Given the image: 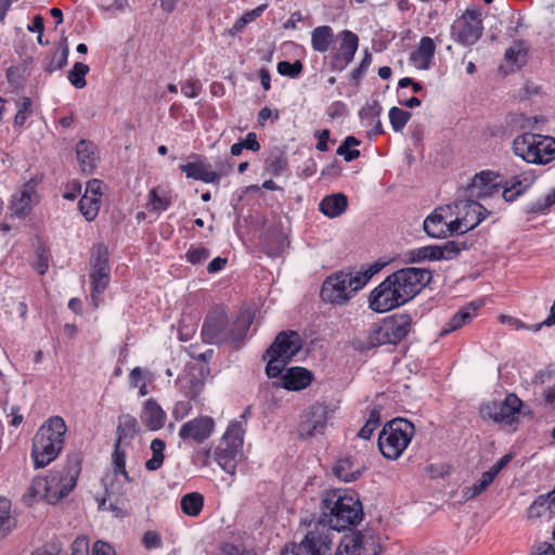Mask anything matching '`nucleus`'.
<instances>
[{
    "label": "nucleus",
    "mask_w": 555,
    "mask_h": 555,
    "mask_svg": "<svg viewBox=\"0 0 555 555\" xmlns=\"http://www.w3.org/2000/svg\"><path fill=\"white\" fill-rule=\"evenodd\" d=\"M140 427L137 418L130 414H122L118 417L116 429V441L122 443L125 440H131L139 433Z\"/></svg>",
    "instance_id": "7c9ffc66"
},
{
    "label": "nucleus",
    "mask_w": 555,
    "mask_h": 555,
    "mask_svg": "<svg viewBox=\"0 0 555 555\" xmlns=\"http://www.w3.org/2000/svg\"><path fill=\"white\" fill-rule=\"evenodd\" d=\"M253 319L249 313L241 312L233 321H230L225 309L217 306L212 308L202 326V338L205 343L221 345L230 343L240 344L246 336Z\"/></svg>",
    "instance_id": "f257e3e1"
},
{
    "label": "nucleus",
    "mask_w": 555,
    "mask_h": 555,
    "mask_svg": "<svg viewBox=\"0 0 555 555\" xmlns=\"http://www.w3.org/2000/svg\"><path fill=\"white\" fill-rule=\"evenodd\" d=\"M482 23L476 11H466L453 26V35L464 46H472L482 34Z\"/></svg>",
    "instance_id": "ddd939ff"
},
{
    "label": "nucleus",
    "mask_w": 555,
    "mask_h": 555,
    "mask_svg": "<svg viewBox=\"0 0 555 555\" xmlns=\"http://www.w3.org/2000/svg\"><path fill=\"white\" fill-rule=\"evenodd\" d=\"M389 278L408 302L429 284L433 275L429 269L406 267L393 272Z\"/></svg>",
    "instance_id": "1a4fd4ad"
},
{
    "label": "nucleus",
    "mask_w": 555,
    "mask_h": 555,
    "mask_svg": "<svg viewBox=\"0 0 555 555\" xmlns=\"http://www.w3.org/2000/svg\"><path fill=\"white\" fill-rule=\"evenodd\" d=\"M140 417L144 426L152 431L160 429L166 422L165 411L153 398L145 401Z\"/></svg>",
    "instance_id": "aec40b11"
},
{
    "label": "nucleus",
    "mask_w": 555,
    "mask_h": 555,
    "mask_svg": "<svg viewBox=\"0 0 555 555\" xmlns=\"http://www.w3.org/2000/svg\"><path fill=\"white\" fill-rule=\"evenodd\" d=\"M78 206L86 220L92 221L99 214L100 199L98 197H91L89 194H83L78 203Z\"/></svg>",
    "instance_id": "79ce46f5"
},
{
    "label": "nucleus",
    "mask_w": 555,
    "mask_h": 555,
    "mask_svg": "<svg viewBox=\"0 0 555 555\" xmlns=\"http://www.w3.org/2000/svg\"><path fill=\"white\" fill-rule=\"evenodd\" d=\"M363 470L364 465L356 462L352 457L340 459L333 467L334 475L345 482L357 480Z\"/></svg>",
    "instance_id": "393cba45"
},
{
    "label": "nucleus",
    "mask_w": 555,
    "mask_h": 555,
    "mask_svg": "<svg viewBox=\"0 0 555 555\" xmlns=\"http://www.w3.org/2000/svg\"><path fill=\"white\" fill-rule=\"evenodd\" d=\"M457 210V215L461 216V220L464 222V231L475 229L490 211L479 204L476 199L468 196L464 198H457L454 203Z\"/></svg>",
    "instance_id": "2eb2a0df"
},
{
    "label": "nucleus",
    "mask_w": 555,
    "mask_h": 555,
    "mask_svg": "<svg viewBox=\"0 0 555 555\" xmlns=\"http://www.w3.org/2000/svg\"><path fill=\"white\" fill-rule=\"evenodd\" d=\"M555 204V189L547 193L544 197L531 203L528 208V214H542Z\"/></svg>",
    "instance_id": "3c124183"
},
{
    "label": "nucleus",
    "mask_w": 555,
    "mask_h": 555,
    "mask_svg": "<svg viewBox=\"0 0 555 555\" xmlns=\"http://www.w3.org/2000/svg\"><path fill=\"white\" fill-rule=\"evenodd\" d=\"M547 509H550L548 505H545V499L543 496H538L532 504L527 509L528 518H539L541 517Z\"/></svg>",
    "instance_id": "69168bd1"
},
{
    "label": "nucleus",
    "mask_w": 555,
    "mask_h": 555,
    "mask_svg": "<svg viewBox=\"0 0 555 555\" xmlns=\"http://www.w3.org/2000/svg\"><path fill=\"white\" fill-rule=\"evenodd\" d=\"M266 5H259L256 9L251 10L250 12L245 13L243 16H241L233 25L231 31L233 34L241 33L245 26L254 21L256 17L260 16L263 12Z\"/></svg>",
    "instance_id": "6e6d98bb"
},
{
    "label": "nucleus",
    "mask_w": 555,
    "mask_h": 555,
    "mask_svg": "<svg viewBox=\"0 0 555 555\" xmlns=\"http://www.w3.org/2000/svg\"><path fill=\"white\" fill-rule=\"evenodd\" d=\"M437 253V260H450L457 257V255L468 248L465 241H448L442 245H435Z\"/></svg>",
    "instance_id": "e433bc0d"
},
{
    "label": "nucleus",
    "mask_w": 555,
    "mask_h": 555,
    "mask_svg": "<svg viewBox=\"0 0 555 555\" xmlns=\"http://www.w3.org/2000/svg\"><path fill=\"white\" fill-rule=\"evenodd\" d=\"M41 434H36L33 440L31 457L36 468H41L50 464L57 457L63 448L52 442H47Z\"/></svg>",
    "instance_id": "f3484780"
},
{
    "label": "nucleus",
    "mask_w": 555,
    "mask_h": 555,
    "mask_svg": "<svg viewBox=\"0 0 555 555\" xmlns=\"http://www.w3.org/2000/svg\"><path fill=\"white\" fill-rule=\"evenodd\" d=\"M362 518V504L356 493L333 490L323 498L322 516L319 519L331 530H345L358 525Z\"/></svg>",
    "instance_id": "f03ea898"
},
{
    "label": "nucleus",
    "mask_w": 555,
    "mask_h": 555,
    "mask_svg": "<svg viewBox=\"0 0 555 555\" xmlns=\"http://www.w3.org/2000/svg\"><path fill=\"white\" fill-rule=\"evenodd\" d=\"M76 155L81 171L91 175L99 162L95 144L88 140H80L76 146Z\"/></svg>",
    "instance_id": "412c9836"
},
{
    "label": "nucleus",
    "mask_w": 555,
    "mask_h": 555,
    "mask_svg": "<svg viewBox=\"0 0 555 555\" xmlns=\"http://www.w3.org/2000/svg\"><path fill=\"white\" fill-rule=\"evenodd\" d=\"M380 424V409L378 406H374L370 413L369 417L363 425V427L359 430L358 436L362 439H370L373 435L374 430Z\"/></svg>",
    "instance_id": "a18cd8bd"
},
{
    "label": "nucleus",
    "mask_w": 555,
    "mask_h": 555,
    "mask_svg": "<svg viewBox=\"0 0 555 555\" xmlns=\"http://www.w3.org/2000/svg\"><path fill=\"white\" fill-rule=\"evenodd\" d=\"M499 403L498 401H487L480 404L479 413L482 420L499 423Z\"/></svg>",
    "instance_id": "bf43d9fd"
},
{
    "label": "nucleus",
    "mask_w": 555,
    "mask_h": 555,
    "mask_svg": "<svg viewBox=\"0 0 555 555\" xmlns=\"http://www.w3.org/2000/svg\"><path fill=\"white\" fill-rule=\"evenodd\" d=\"M384 324L389 332L392 344H397L410 333L412 319L409 314H398L384 321Z\"/></svg>",
    "instance_id": "a878e982"
},
{
    "label": "nucleus",
    "mask_w": 555,
    "mask_h": 555,
    "mask_svg": "<svg viewBox=\"0 0 555 555\" xmlns=\"http://www.w3.org/2000/svg\"><path fill=\"white\" fill-rule=\"evenodd\" d=\"M327 409L323 404H313L302 416L298 433L301 438L314 437L323 434L327 424Z\"/></svg>",
    "instance_id": "4468645a"
},
{
    "label": "nucleus",
    "mask_w": 555,
    "mask_h": 555,
    "mask_svg": "<svg viewBox=\"0 0 555 555\" xmlns=\"http://www.w3.org/2000/svg\"><path fill=\"white\" fill-rule=\"evenodd\" d=\"M243 434L242 422L230 424L215 451L216 462L231 476L235 475L237 463L242 457Z\"/></svg>",
    "instance_id": "0eeeda50"
},
{
    "label": "nucleus",
    "mask_w": 555,
    "mask_h": 555,
    "mask_svg": "<svg viewBox=\"0 0 555 555\" xmlns=\"http://www.w3.org/2000/svg\"><path fill=\"white\" fill-rule=\"evenodd\" d=\"M358 291L354 289L351 272L339 271L326 278L320 296L332 305L346 304Z\"/></svg>",
    "instance_id": "9d476101"
},
{
    "label": "nucleus",
    "mask_w": 555,
    "mask_h": 555,
    "mask_svg": "<svg viewBox=\"0 0 555 555\" xmlns=\"http://www.w3.org/2000/svg\"><path fill=\"white\" fill-rule=\"evenodd\" d=\"M415 434L414 425L405 418L389 421L379 433L378 448L388 460H397Z\"/></svg>",
    "instance_id": "20e7f679"
},
{
    "label": "nucleus",
    "mask_w": 555,
    "mask_h": 555,
    "mask_svg": "<svg viewBox=\"0 0 555 555\" xmlns=\"http://www.w3.org/2000/svg\"><path fill=\"white\" fill-rule=\"evenodd\" d=\"M521 406L522 401L515 393H508L505 399L499 403V423L513 424L516 422Z\"/></svg>",
    "instance_id": "bb28decb"
},
{
    "label": "nucleus",
    "mask_w": 555,
    "mask_h": 555,
    "mask_svg": "<svg viewBox=\"0 0 555 555\" xmlns=\"http://www.w3.org/2000/svg\"><path fill=\"white\" fill-rule=\"evenodd\" d=\"M436 46L429 37H423L415 52L411 55V61L422 69H427L434 57Z\"/></svg>",
    "instance_id": "c756f323"
},
{
    "label": "nucleus",
    "mask_w": 555,
    "mask_h": 555,
    "mask_svg": "<svg viewBox=\"0 0 555 555\" xmlns=\"http://www.w3.org/2000/svg\"><path fill=\"white\" fill-rule=\"evenodd\" d=\"M142 544L147 550L160 548L163 546L159 533L153 530H149L143 534Z\"/></svg>",
    "instance_id": "774afa93"
},
{
    "label": "nucleus",
    "mask_w": 555,
    "mask_h": 555,
    "mask_svg": "<svg viewBox=\"0 0 555 555\" xmlns=\"http://www.w3.org/2000/svg\"><path fill=\"white\" fill-rule=\"evenodd\" d=\"M88 73L89 66L81 62H77L68 72L67 78L75 88L82 89L87 85L86 75Z\"/></svg>",
    "instance_id": "de8ad7c7"
},
{
    "label": "nucleus",
    "mask_w": 555,
    "mask_h": 555,
    "mask_svg": "<svg viewBox=\"0 0 555 555\" xmlns=\"http://www.w3.org/2000/svg\"><path fill=\"white\" fill-rule=\"evenodd\" d=\"M80 456L78 454H74L68 457L67 465L65 467V475L53 472L47 477V481H49V486H51L49 487L47 502L55 504L69 494V492L75 488L77 478L80 474Z\"/></svg>",
    "instance_id": "6e6552de"
},
{
    "label": "nucleus",
    "mask_w": 555,
    "mask_h": 555,
    "mask_svg": "<svg viewBox=\"0 0 555 555\" xmlns=\"http://www.w3.org/2000/svg\"><path fill=\"white\" fill-rule=\"evenodd\" d=\"M370 308L378 313L387 312L406 301L402 298V294L397 289L389 275L375 287L369 298Z\"/></svg>",
    "instance_id": "9b49d317"
},
{
    "label": "nucleus",
    "mask_w": 555,
    "mask_h": 555,
    "mask_svg": "<svg viewBox=\"0 0 555 555\" xmlns=\"http://www.w3.org/2000/svg\"><path fill=\"white\" fill-rule=\"evenodd\" d=\"M11 502L8 499H0V540L3 539L15 526L11 517Z\"/></svg>",
    "instance_id": "a19ab883"
},
{
    "label": "nucleus",
    "mask_w": 555,
    "mask_h": 555,
    "mask_svg": "<svg viewBox=\"0 0 555 555\" xmlns=\"http://www.w3.org/2000/svg\"><path fill=\"white\" fill-rule=\"evenodd\" d=\"M18 109L14 116V125L16 127H23L27 118L33 114L31 100L28 96L22 98L17 104Z\"/></svg>",
    "instance_id": "603ef678"
},
{
    "label": "nucleus",
    "mask_w": 555,
    "mask_h": 555,
    "mask_svg": "<svg viewBox=\"0 0 555 555\" xmlns=\"http://www.w3.org/2000/svg\"><path fill=\"white\" fill-rule=\"evenodd\" d=\"M527 49L522 41H515L512 47L505 51V59L507 61L517 62L520 57H525Z\"/></svg>",
    "instance_id": "338daca9"
},
{
    "label": "nucleus",
    "mask_w": 555,
    "mask_h": 555,
    "mask_svg": "<svg viewBox=\"0 0 555 555\" xmlns=\"http://www.w3.org/2000/svg\"><path fill=\"white\" fill-rule=\"evenodd\" d=\"M180 170L185 173L188 178L203 181L205 183H219L220 175L210 169V165L204 162H190L180 165Z\"/></svg>",
    "instance_id": "b1692460"
},
{
    "label": "nucleus",
    "mask_w": 555,
    "mask_h": 555,
    "mask_svg": "<svg viewBox=\"0 0 555 555\" xmlns=\"http://www.w3.org/2000/svg\"><path fill=\"white\" fill-rule=\"evenodd\" d=\"M278 73L282 76H287L291 78H297L302 69L304 65L300 61H295L294 63H289L287 61H281L278 63Z\"/></svg>",
    "instance_id": "864d4df0"
},
{
    "label": "nucleus",
    "mask_w": 555,
    "mask_h": 555,
    "mask_svg": "<svg viewBox=\"0 0 555 555\" xmlns=\"http://www.w3.org/2000/svg\"><path fill=\"white\" fill-rule=\"evenodd\" d=\"M388 116L393 131L400 132L410 120L412 114L408 111L393 106L389 109Z\"/></svg>",
    "instance_id": "09e8293b"
},
{
    "label": "nucleus",
    "mask_w": 555,
    "mask_h": 555,
    "mask_svg": "<svg viewBox=\"0 0 555 555\" xmlns=\"http://www.w3.org/2000/svg\"><path fill=\"white\" fill-rule=\"evenodd\" d=\"M360 141L353 137L348 135L345 138L343 143L338 146L336 154L343 156L345 162L350 163L357 159L360 156V151L356 149H351L353 146H358Z\"/></svg>",
    "instance_id": "c03bdc74"
},
{
    "label": "nucleus",
    "mask_w": 555,
    "mask_h": 555,
    "mask_svg": "<svg viewBox=\"0 0 555 555\" xmlns=\"http://www.w3.org/2000/svg\"><path fill=\"white\" fill-rule=\"evenodd\" d=\"M49 481H47V477H37L34 478L29 489L28 493L25 495V501L28 504H31L33 501L37 500H46L48 499V492H49Z\"/></svg>",
    "instance_id": "58836bf2"
},
{
    "label": "nucleus",
    "mask_w": 555,
    "mask_h": 555,
    "mask_svg": "<svg viewBox=\"0 0 555 555\" xmlns=\"http://www.w3.org/2000/svg\"><path fill=\"white\" fill-rule=\"evenodd\" d=\"M92 289H91V299L93 302V306L96 308L100 305L101 301V295L106 289L108 285L109 278H95L90 276Z\"/></svg>",
    "instance_id": "5fc2aeb1"
},
{
    "label": "nucleus",
    "mask_w": 555,
    "mask_h": 555,
    "mask_svg": "<svg viewBox=\"0 0 555 555\" xmlns=\"http://www.w3.org/2000/svg\"><path fill=\"white\" fill-rule=\"evenodd\" d=\"M378 270L379 269L376 266H373L364 272H357L356 274H352L354 289L360 291L372 279V276L378 272Z\"/></svg>",
    "instance_id": "e2e57ef3"
},
{
    "label": "nucleus",
    "mask_w": 555,
    "mask_h": 555,
    "mask_svg": "<svg viewBox=\"0 0 555 555\" xmlns=\"http://www.w3.org/2000/svg\"><path fill=\"white\" fill-rule=\"evenodd\" d=\"M513 151L527 163L546 165L555 159V138L524 133L514 139Z\"/></svg>",
    "instance_id": "39448f33"
},
{
    "label": "nucleus",
    "mask_w": 555,
    "mask_h": 555,
    "mask_svg": "<svg viewBox=\"0 0 555 555\" xmlns=\"http://www.w3.org/2000/svg\"><path fill=\"white\" fill-rule=\"evenodd\" d=\"M341 39L339 47V56L344 60L346 64L350 63L354 54L358 50L359 38L358 36L350 30H343L339 34Z\"/></svg>",
    "instance_id": "72a5a7b5"
},
{
    "label": "nucleus",
    "mask_w": 555,
    "mask_h": 555,
    "mask_svg": "<svg viewBox=\"0 0 555 555\" xmlns=\"http://www.w3.org/2000/svg\"><path fill=\"white\" fill-rule=\"evenodd\" d=\"M493 480L494 478L488 472H485L478 481L464 490V499L472 500L481 494L493 482Z\"/></svg>",
    "instance_id": "49530a36"
},
{
    "label": "nucleus",
    "mask_w": 555,
    "mask_h": 555,
    "mask_svg": "<svg viewBox=\"0 0 555 555\" xmlns=\"http://www.w3.org/2000/svg\"><path fill=\"white\" fill-rule=\"evenodd\" d=\"M152 457L145 462V468L150 472L157 470L162 467L165 455L166 443L163 439L155 438L151 442Z\"/></svg>",
    "instance_id": "4c0bfd02"
},
{
    "label": "nucleus",
    "mask_w": 555,
    "mask_h": 555,
    "mask_svg": "<svg viewBox=\"0 0 555 555\" xmlns=\"http://www.w3.org/2000/svg\"><path fill=\"white\" fill-rule=\"evenodd\" d=\"M424 260L437 261V253L435 245L423 246L410 251V262H421Z\"/></svg>",
    "instance_id": "8fccbe9b"
},
{
    "label": "nucleus",
    "mask_w": 555,
    "mask_h": 555,
    "mask_svg": "<svg viewBox=\"0 0 555 555\" xmlns=\"http://www.w3.org/2000/svg\"><path fill=\"white\" fill-rule=\"evenodd\" d=\"M334 40V31L327 26L315 27L311 33V46L314 51L324 53Z\"/></svg>",
    "instance_id": "2f4dec72"
},
{
    "label": "nucleus",
    "mask_w": 555,
    "mask_h": 555,
    "mask_svg": "<svg viewBox=\"0 0 555 555\" xmlns=\"http://www.w3.org/2000/svg\"><path fill=\"white\" fill-rule=\"evenodd\" d=\"M180 507L183 514L197 517L204 507V496L199 492H190L182 495Z\"/></svg>",
    "instance_id": "c9c22d12"
},
{
    "label": "nucleus",
    "mask_w": 555,
    "mask_h": 555,
    "mask_svg": "<svg viewBox=\"0 0 555 555\" xmlns=\"http://www.w3.org/2000/svg\"><path fill=\"white\" fill-rule=\"evenodd\" d=\"M385 344H392L384 322L373 324L369 331L367 340L360 346V349H372Z\"/></svg>",
    "instance_id": "f704fd0d"
},
{
    "label": "nucleus",
    "mask_w": 555,
    "mask_h": 555,
    "mask_svg": "<svg viewBox=\"0 0 555 555\" xmlns=\"http://www.w3.org/2000/svg\"><path fill=\"white\" fill-rule=\"evenodd\" d=\"M108 266V251L103 243L93 246L91 255V267Z\"/></svg>",
    "instance_id": "13d9d810"
},
{
    "label": "nucleus",
    "mask_w": 555,
    "mask_h": 555,
    "mask_svg": "<svg viewBox=\"0 0 555 555\" xmlns=\"http://www.w3.org/2000/svg\"><path fill=\"white\" fill-rule=\"evenodd\" d=\"M68 47L66 44V39H64V47L59 55H54L50 63L46 66V70L48 73H52L57 69H62L67 64L68 59Z\"/></svg>",
    "instance_id": "052dcab7"
},
{
    "label": "nucleus",
    "mask_w": 555,
    "mask_h": 555,
    "mask_svg": "<svg viewBox=\"0 0 555 555\" xmlns=\"http://www.w3.org/2000/svg\"><path fill=\"white\" fill-rule=\"evenodd\" d=\"M121 443L115 442L114 443V451L112 454L113 460V473L120 474L121 478L126 482H132V478L129 476L128 472L126 470V453L120 448Z\"/></svg>",
    "instance_id": "ea45409f"
},
{
    "label": "nucleus",
    "mask_w": 555,
    "mask_h": 555,
    "mask_svg": "<svg viewBox=\"0 0 555 555\" xmlns=\"http://www.w3.org/2000/svg\"><path fill=\"white\" fill-rule=\"evenodd\" d=\"M36 186L37 182L31 179L23 185L21 191L13 195L10 208L14 216L24 217L29 214L33 204L37 201Z\"/></svg>",
    "instance_id": "a211bd4d"
},
{
    "label": "nucleus",
    "mask_w": 555,
    "mask_h": 555,
    "mask_svg": "<svg viewBox=\"0 0 555 555\" xmlns=\"http://www.w3.org/2000/svg\"><path fill=\"white\" fill-rule=\"evenodd\" d=\"M348 207V198L343 193L326 195L319 204L320 211L328 217L336 218L344 214Z\"/></svg>",
    "instance_id": "cd10ccee"
},
{
    "label": "nucleus",
    "mask_w": 555,
    "mask_h": 555,
    "mask_svg": "<svg viewBox=\"0 0 555 555\" xmlns=\"http://www.w3.org/2000/svg\"><path fill=\"white\" fill-rule=\"evenodd\" d=\"M423 227L424 231L431 237L440 238L448 234L447 221L438 209L424 220Z\"/></svg>",
    "instance_id": "473e14b6"
},
{
    "label": "nucleus",
    "mask_w": 555,
    "mask_h": 555,
    "mask_svg": "<svg viewBox=\"0 0 555 555\" xmlns=\"http://www.w3.org/2000/svg\"><path fill=\"white\" fill-rule=\"evenodd\" d=\"M380 113L382 106L377 101H374L372 104H367L366 106L362 107L360 111V117L366 121L374 122L379 118Z\"/></svg>",
    "instance_id": "0e129e2a"
},
{
    "label": "nucleus",
    "mask_w": 555,
    "mask_h": 555,
    "mask_svg": "<svg viewBox=\"0 0 555 555\" xmlns=\"http://www.w3.org/2000/svg\"><path fill=\"white\" fill-rule=\"evenodd\" d=\"M367 542L360 531L345 534L341 539L335 555H378L377 551L373 550L366 553Z\"/></svg>",
    "instance_id": "6ab92c4d"
},
{
    "label": "nucleus",
    "mask_w": 555,
    "mask_h": 555,
    "mask_svg": "<svg viewBox=\"0 0 555 555\" xmlns=\"http://www.w3.org/2000/svg\"><path fill=\"white\" fill-rule=\"evenodd\" d=\"M120 474L109 472L102 478V485L105 489L107 499H111L114 495L124 494V485L120 481Z\"/></svg>",
    "instance_id": "37998d69"
},
{
    "label": "nucleus",
    "mask_w": 555,
    "mask_h": 555,
    "mask_svg": "<svg viewBox=\"0 0 555 555\" xmlns=\"http://www.w3.org/2000/svg\"><path fill=\"white\" fill-rule=\"evenodd\" d=\"M214 430V420L209 416H201L184 423L179 437L184 441L202 443L208 439Z\"/></svg>",
    "instance_id": "dca6fc26"
},
{
    "label": "nucleus",
    "mask_w": 555,
    "mask_h": 555,
    "mask_svg": "<svg viewBox=\"0 0 555 555\" xmlns=\"http://www.w3.org/2000/svg\"><path fill=\"white\" fill-rule=\"evenodd\" d=\"M312 373L301 366H294L282 376L281 385L287 390L298 391L307 388L312 382Z\"/></svg>",
    "instance_id": "4be33fe9"
},
{
    "label": "nucleus",
    "mask_w": 555,
    "mask_h": 555,
    "mask_svg": "<svg viewBox=\"0 0 555 555\" xmlns=\"http://www.w3.org/2000/svg\"><path fill=\"white\" fill-rule=\"evenodd\" d=\"M210 251L204 246H191L185 254L188 262L197 266L208 259Z\"/></svg>",
    "instance_id": "4d7b16f0"
},
{
    "label": "nucleus",
    "mask_w": 555,
    "mask_h": 555,
    "mask_svg": "<svg viewBox=\"0 0 555 555\" xmlns=\"http://www.w3.org/2000/svg\"><path fill=\"white\" fill-rule=\"evenodd\" d=\"M301 348L302 340L298 332L289 330L279 333L267 350L269 361L266 373L268 377H278Z\"/></svg>",
    "instance_id": "7ed1b4c3"
},
{
    "label": "nucleus",
    "mask_w": 555,
    "mask_h": 555,
    "mask_svg": "<svg viewBox=\"0 0 555 555\" xmlns=\"http://www.w3.org/2000/svg\"><path fill=\"white\" fill-rule=\"evenodd\" d=\"M500 176L492 170H482L476 173L472 182L464 189V195L473 199H480L492 196L500 192Z\"/></svg>",
    "instance_id": "f8f14e48"
},
{
    "label": "nucleus",
    "mask_w": 555,
    "mask_h": 555,
    "mask_svg": "<svg viewBox=\"0 0 555 555\" xmlns=\"http://www.w3.org/2000/svg\"><path fill=\"white\" fill-rule=\"evenodd\" d=\"M66 431L67 426L63 417L52 416L41 425L37 434H41L43 438H48L47 442H52L63 448Z\"/></svg>",
    "instance_id": "5701e85b"
},
{
    "label": "nucleus",
    "mask_w": 555,
    "mask_h": 555,
    "mask_svg": "<svg viewBox=\"0 0 555 555\" xmlns=\"http://www.w3.org/2000/svg\"><path fill=\"white\" fill-rule=\"evenodd\" d=\"M378 270L379 269L376 266H373L364 272H357L356 274H352L354 289L360 291L372 279V276L378 272Z\"/></svg>",
    "instance_id": "680f3d73"
},
{
    "label": "nucleus",
    "mask_w": 555,
    "mask_h": 555,
    "mask_svg": "<svg viewBox=\"0 0 555 555\" xmlns=\"http://www.w3.org/2000/svg\"><path fill=\"white\" fill-rule=\"evenodd\" d=\"M477 307L470 304L457 311L441 328L439 336L444 337L450 333L461 328L463 325L472 322L476 315Z\"/></svg>",
    "instance_id": "c85d7f7f"
},
{
    "label": "nucleus",
    "mask_w": 555,
    "mask_h": 555,
    "mask_svg": "<svg viewBox=\"0 0 555 555\" xmlns=\"http://www.w3.org/2000/svg\"><path fill=\"white\" fill-rule=\"evenodd\" d=\"M332 530L320 519L309 525L299 544L285 546L281 555H332Z\"/></svg>",
    "instance_id": "423d86ee"
}]
</instances>
